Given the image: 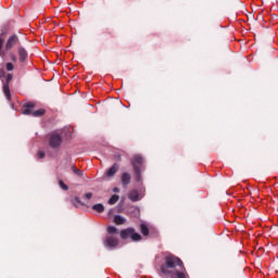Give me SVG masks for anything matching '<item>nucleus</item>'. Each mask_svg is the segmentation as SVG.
Here are the masks:
<instances>
[{
  "label": "nucleus",
  "mask_w": 278,
  "mask_h": 278,
  "mask_svg": "<svg viewBox=\"0 0 278 278\" xmlns=\"http://www.w3.org/2000/svg\"><path fill=\"white\" fill-rule=\"evenodd\" d=\"M122 240H127L130 238L132 242H140L142 240V236L140 233L136 232L134 228L124 229L119 233Z\"/></svg>",
  "instance_id": "obj_3"
},
{
  "label": "nucleus",
  "mask_w": 278,
  "mask_h": 278,
  "mask_svg": "<svg viewBox=\"0 0 278 278\" xmlns=\"http://www.w3.org/2000/svg\"><path fill=\"white\" fill-rule=\"evenodd\" d=\"M113 192H121V189H118L117 187L113 188Z\"/></svg>",
  "instance_id": "obj_25"
},
{
  "label": "nucleus",
  "mask_w": 278,
  "mask_h": 278,
  "mask_svg": "<svg viewBox=\"0 0 278 278\" xmlns=\"http://www.w3.org/2000/svg\"><path fill=\"white\" fill-rule=\"evenodd\" d=\"M161 271L163 275H169L170 278H188L184 269V262L177 256H167L165 266H162Z\"/></svg>",
  "instance_id": "obj_1"
},
{
  "label": "nucleus",
  "mask_w": 278,
  "mask_h": 278,
  "mask_svg": "<svg viewBox=\"0 0 278 278\" xmlns=\"http://www.w3.org/2000/svg\"><path fill=\"white\" fill-rule=\"evenodd\" d=\"M144 160L140 155H135L131 160V164L134 166L135 173H136V181H140V166H142V163Z\"/></svg>",
  "instance_id": "obj_4"
},
{
  "label": "nucleus",
  "mask_w": 278,
  "mask_h": 278,
  "mask_svg": "<svg viewBox=\"0 0 278 278\" xmlns=\"http://www.w3.org/2000/svg\"><path fill=\"white\" fill-rule=\"evenodd\" d=\"M59 185L62 188V190H68V186H66L64 181L60 180Z\"/></svg>",
  "instance_id": "obj_20"
},
{
  "label": "nucleus",
  "mask_w": 278,
  "mask_h": 278,
  "mask_svg": "<svg viewBox=\"0 0 278 278\" xmlns=\"http://www.w3.org/2000/svg\"><path fill=\"white\" fill-rule=\"evenodd\" d=\"M118 202V195L113 194L109 200V205H115Z\"/></svg>",
  "instance_id": "obj_16"
},
{
  "label": "nucleus",
  "mask_w": 278,
  "mask_h": 278,
  "mask_svg": "<svg viewBox=\"0 0 278 278\" xmlns=\"http://www.w3.org/2000/svg\"><path fill=\"white\" fill-rule=\"evenodd\" d=\"M73 173H75V175H77L78 177H83L84 176V172L77 169V167L73 166L72 167Z\"/></svg>",
  "instance_id": "obj_18"
},
{
  "label": "nucleus",
  "mask_w": 278,
  "mask_h": 278,
  "mask_svg": "<svg viewBox=\"0 0 278 278\" xmlns=\"http://www.w3.org/2000/svg\"><path fill=\"white\" fill-rule=\"evenodd\" d=\"M2 48H3V37L0 36V58L5 56V52H3Z\"/></svg>",
  "instance_id": "obj_17"
},
{
  "label": "nucleus",
  "mask_w": 278,
  "mask_h": 278,
  "mask_svg": "<svg viewBox=\"0 0 278 278\" xmlns=\"http://www.w3.org/2000/svg\"><path fill=\"white\" fill-rule=\"evenodd\" d=\"M124 223H125V219L123 218V216L117 215L114 217L115 225H124Z\"/></svg>",
  "instance_id": "obj_14"
},
{
  "label": "nucleus",
  "mask_w": 278,
  "mask_h": 278,
  "mask_svg": "<svg viewBox=\"0 0 278 278\" xmlns=\"http://www.w3.org/2000/svg\"><path fill=\"white\" fill-rule=\"evenodd\" d=\"M108 233L105 240H104V247L108 249H116L118 247V237H116V233H118V229L114 226L108 227Z\"/></svg>",
  "instance_id": "obj_2"
},
{
  "label": "nucleus",
  "mask_w": 278,
  "mask_h": 278,
  "mask_svg": "<svg viewBox=\"0 0 278 278\" xmlns=\"http://www.w3.org/2000/svg\"><path fill=\"white\" fill-rule=\"evenodd\" d=\"M38 157H39V160H42L45 157V152L39 151L38 152Z\"/></svg>",
  "instance_id": "obj_22"
},
{
  "label": "nucleus",
  "mask_w": 278,
  "mask_h": 278,
  "mask_svg": "<svg viewBox=\"0 0 278 278\" xmlns=\"http://www.w3.org/2000/svg\"><path fill=\"white\" fill-rule=\"evenodd\" d=\"M75 201H76L77 203H79V198H75Z\"/></svg>",
  "instance_id": "obj_26"
},
{
  "label": "nucleus",
  "mask_w": 278,
  "mask_h": 278,
  "mask_svg": "<svg viewBox=\"0 0 278 278\" xmlns=\"http://www.w3.org/2000/svg\"><path fill=\"white\" fill-rule=\"evenodd\" d=\"M3 77H5V81L7 84L3 85V92L4 96L7 97L8 100H10L11 94H10V81L12 79V74H8L5 76V72L4 71H0V79H3Z\"/></svg>",
  "instance_id": "obj_5"
},
{
  "label": "nucleus",
  "mask_w": 278,
  "mask_h": 278,
  "mask_svg": "<svg viewBox=\"0 0 278 278\" xmlns=\"http://www.w3.org/2000/svg\"><path fill=\"white\" fill-rule=\"evenodd\" d=\"M122 184L123 186H129L131 184V175L129 173L122 174Z\"/></svg>",
  "instance_id": "obj_9"
},
{
  "label": "nucleus",
  "mask_w": 278,
  "mask_h": 278,
  "mask_svg": "<svg viewBox=\"0 0 278 278\" xmlns=\"http://www.w3.org/2000/svg\"><path fill=\"white\" fill-rule=\"evenodd\" d=\"M20 61L25 62L27 60V51L23 48L18 49Z\"/></svg>",
  "instance_id": "obj_12"
},
{
  "label": "nucleus",
  "mask_w": 278,
  "mask_h": 278,
  "mask_svg": "<svg viewBox=\"0 0 278 278\" xmlns=\"http://www.w3.org/2000/svg\"><path fill=\"white\" fill-rule=\"evenodd\" d=\"M91 208L94 210V212H98L99 214L105 212V206H103V204L101 203L92 205Z\"/></svg>",
  "instance_id": "obj_13"
},
{
  "label": "nucleus",
  "mask_w": 278,
  "mask_h": 278,
  "mask_svg": "<svg viewBox=\"0 0 278 278\" xmlns=\"http://www.w3.org/2000/svg\"><path fill=\"white\" fill-rule=\"evenodd\" d=\"M10 58H11L12 62H16V55L14 53H11Z\"/></svg>",
  "instance_id": "obj_24"
},
{
  "label": "nucleus",
  "mask_w": 278,
  "mask_h": 278,
  "mask_svg": "<svg viewBox=\"0 0 278 278\" xmlns=\"http://www.w3.org/2000/svg\"><path fill=\"white\" fill-rule=\"evenodd\" d=\"M16 42H18V37L16 36L10 37L9 40L7 41L5 50L10 51V49H12V47H14Z\"/></svg>",
  "instance_id": "obj_8"
},
{
  "label": "nucleus",
  "mask_w": 278,
  "mask_h": 278,
  "mask_svg": "<svg viewBox=\"0 0 278 278\" xmlns=\"http://www.w3.org/2000/svg\"><path fill=\"white\" fill-rule=\"evenodd\" d=\"M7 71H14V64L7 63Z\"/></svg>",
  "instance_id": "obj_21"
},
{
  "label": "nucleus",
  "mask_w": 278,
  "mask_h": 278,
  "mask_svg": "<svg viewBox=\"0 0 278 278\" xmlns=\"http://www.w3.org/2000/svg\"><path fill=\"white\" fill-rule=\"evenodd\" d=\"M118 173V165L114 164L110 169L106 172V177H114Z\"/></svg>",
  "instance_id": "obj_11"
},
{
  "label": "nucleus",
  "mask_w": 278,
  "mask_h": 278,
  "mask_svg": "<svg viewBox=\"0 0 278 278\" xmlns=\"http://www.w3.org/2000/svg\"><path fill=\"white\" fill-rule=\"evenodd\" d=\"M49 144L51 149H58V147L62 144V136L53 132L52 135H50Z\"/></svg>",
  "instance_id": "obj_6"
},
{
  "label": "nucleus",
  "mask_w": 278,
  "mask_h": 278,
  "mask_svg": "<svg viewBox=\"0 0 278 278\" xmlns=\"http://www.w3.org/2000/svg\"><path fill=\"white\" fill-rule=\"evenodd\" d=\"M31 110H34V103H27L24 105L22 114H25V115L34 114V112H31Z\"/></svg>",
  "instance_id": "obj_10"
},
{
  "label": "nucleus",
  "mask_w": 278,
  "mask_h": 278,
  "mask_svg": "<svg viewBox=\"0 0 278 278\" xmlns=\"http://www.w3.org/2000/svg\"><path fill=\"white\" fill-rule=\"evenodd\" d=\"M42 114H45V110L42 109L33 112L34 116H42Z\"/></svg>",
  "instance_id": "obj_19"
},
{
  "label": "nucleus",
  "mask_w": 278,
  "mask_h": 278,
  "mask_svg": "<svg viewBox=\"0 0 278 278\" xmlns=\"http://www.w3.org/2000/svg\"><path fill=\"white\" fill-rule=\"evenodd\" d=\"M140 229H141L142 236H147L149 233V227L147 226V224L142 223L140 225Z\"/></svg>",
  "instance_id": "obj_15"
},
{
  "label": "nucleus",
  "mask_w": 278,
  "mask_h": 278,
  "mask_svg": "<svg viewBox=\"0 0 278 278\" xmlns=\"http://www.w3.org/2000/svg\"><path fill=\"white\" fill-rule=\"evenodd\" d=\"M127 197L129 201H132V203H136V201H140V199H142V194H140V192H138L136 189L130 190Z\"/></svg>",
  "instance_id": "obj_7"
},
{
  "label": "nucleus",
  "mask_w": 278,
  "mask_h": 278,
  "mask_svg": "<svg viewBox=\"0 0 278 278\" xmlns=\"http://www.w3.org/2000/svg\"><path fill=\"white\" fill-rule=\"evenodd\" d=\"M85 199H88V200L92 199V192L86 193Z\"/></svg>",
  "instance_id": "obj_23"
}]
</instances>
